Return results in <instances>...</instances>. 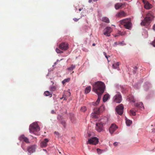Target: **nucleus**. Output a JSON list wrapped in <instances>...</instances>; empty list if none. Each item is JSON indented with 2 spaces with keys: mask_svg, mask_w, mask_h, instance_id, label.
Listing matches in <instances>:
<instances>
[{
  "mask_svg": "<svg viewBox=\"0 0 155 155\" xmlns=\"http://www.w3.org/2000/svg\"><path fill=\"white\" fill-rule=\"evenodd\" d=\"M105 85L104 82L98 81L93 85V91L98 95V97L101 96L104 92Z\"/></svg>",
  "mask_w": 155,
  "mask_h": 155,
  "instance_id": "obj_1",
  "label": "nucleus"
},
{
  "mask_svg": "<svg viewBox=\"0 0 155 155\" xmlns=\"http://www.w3.org/2000/svg\"><path fill=\"white\" fill-rule=\"evenodd\" d=\"M154 17L153 12H149L147 14L146 17L142 21L141 23V25L144 26L148 25Z\"/></svg>",
  "mask_w": 155,
  "mask_h": 155,
  "instance_id": "obj_2",
  "label": "nucleus"
},
{
  "mask_svg": "<svg viewBox=\"0 0 155 155\" xmlns=\"http://www.w3.org/2000/svg\"><path fill=\"white\" fill-rule=\"evenodd\" d=\"M120 24L127 29L130 30L132 27L130 18H125L120 21Z\"/></svg>",
  "mask_w": 155,
  "mask_h": 155,
  "instance_id": "obj_3",
  "label": "nucleus"
},
{
  "mask_svg": "<svg viewBox=\"0 0 155 155\" xmlns=\"http://www.w3.org/2000/svg\"><path fill=\"white\" fill-rule=\"evenodd\" d=\"M29 130L30 133H34L35 132L39 131L40 128L37 123L34 122L30 125Z\"/></svg>",
  "mask_w": 155,
  "mask_h": 155,
  "instance_id": "obj_4",
  "label": "nucleus"
},
{
  "mask_svg": "<svg viewBox=\"0 0 155 155\" xmlns=\"http://www.w3.org/2000/svg\"><path fill=\"white\" fill-rule=\"evenodd\" d=\"M109 118L110 116L108 115H107L105 116H103L100 119L98 122L105 126L108 124Z\"/></svg>",
  "mask_w": 155,
  "mask_h": 155,
  "instance_id": "obj_5",
  "label": "nucleus"
},
{
  "mask_svg": "<svg viewBox=\"0 0 155 155\" xmlns=\"http://www.w3.org/2000/svg\"><path fill=\"white\" fill-rule=\"evenodd\" d=\"M104 126L98 122L96 124L95 130L98 132H103L105 130Z\"/></svg>",
  "mask_w": 155,
  "mask_h": 155,
  "instance_id": "obj_6",
  "label": "nucleus"
},
{
  "mask_svg": "<svg viewBox=\"0 0 155 155\" xmlns=\"http://www.w3.org/2000/svg\"><path fill=\"white\" fill-rule=\"evenodd\" d=\"M124 108L123 105L122 104H120L116 107L115 110L118 114L121 115L123 113Z\"/></svg>",
  "mask_w": 155,
  "mask_h": 155,
  "instance_id": "obj_7",
  "label": "nucleus"
},
{
  "mask_svg": "<svg viewBox=\"0 0 155 155\" xmlns=\"http://www.w3.org/2000/svg\"><path fill=\"white\" fill-rule=\"evenodd\" d=\"M98 139L96 137H94L89 139L88 141L87 142V143L96 145L98 143Z\"/></svg>",
  "mask_w": 155,
  "mask_h": 155,
  "instance_id": "obj_8",
  "label": "nucleus"
},
{
  "mask_svg": "<svg viewBox=\"0 0 155 155\" xmlns=\"http://www.w3.org/2000/svg\"><path fill=\"white\" fill-rule=\"evenodd\" d=\"M59 48L62 50H66L68 48V44L67 43L63 42L59 45Z\"/></svg>",
  "mask_w": 155,
  "mask_h": 155,
  "instance_id": "obj_9",
  "label": "nucleus"
},
{
  "mask_svg": "<svg viewBox=\"0 0 155 155\" xmlns=\"http://www.w3.org/2000/svg\"><path fill=\"white\" fill-rule=\"evenodd\" d=\"M112 29L110 27H107L104 30V34L107 36H110V33L112 32Z\"/></svg>",
  "mask_w": 155,
  "mask_h": 155,
  "instance_id": "obj_10",
  "label": "nucleus"
},
{
  "mask_svg": "<svg viewBox=\"0 0 155 155\" xmlns=\"http://www.w3.org/2000/svg\"><path fill=\"white\" fill-rule=\"evenodd\" d=\"M36 147V146L35 145H33L28 147L27 150L30 153L29 154H28L29 155H30L31 153L35 152Z\"/></svg>",
  "mask_w": 155,
  "mask_h": 155,
  "instance_id": "obj_11",
  "label": "nucleus"
},
{
  "mask_svg": "<svg viewBox=\"0 0 155 155\" xmlns=\"http://www.w3.org/2000/svg\"><path fill=\"white\" fill-rule=\"evenodd\" d=\"M118 128L117 126L114 124H112L109 128V131L111 134H112Z\"/></svg>",
  "mask_w": 155,
  "mask_h": 155,
  "instance_id": "obj_12",
  "label": "nucleus"
},
{
  "mask_svg": "<svg viewBox=\"0 0 155 155\" xmlns=\"http://www.w3.org/2000/svg\"><path fill=\"white\" fill-rule=\"evenodd\" d=\"M19 140L21 141L25 142L27 143H29L28 139L27 137L25 136L24 135L22 134L18 138Z\"/></svg>",
  "mask_w": 155,
  "mask_h": 155,
  "instance_id": "obj_13",
  "label": "nucleus"
},
{
  "mask_svg": "<svg viewBox=\"0 0 155 155\" xmlns=\"http://www.w3.org/2000/svg\"><path fill=\"white\" fill-rule=\"evenodd\" d=\"M49 140L47 138L45 139L44 140L42 141L41 143V145L42 147H45L47 145V143Z\"/></svg>",
  "mask_w": 155,
  "mask_h": 155,
  "instance_id": "obj_14",
  "label": "nucleus"
},
{
  "mask_svg": "<svg viewBox=\"0 0 155 155\" xmlns=\"http://www.w3.org/2000/svg\"><path fill=\"white\" fill-rule=\"evenodd\" d=\"M135 105L136 107L141 109V110L144 109L143 104L142 102H139L136 103L135 104Z\"/></svg>",
  "mask_w": 155,
  "mask_h": 155,
  "instance_id": "obj_15",
  "label": "nucleus"
},
{
  "mask_svg": "<svg viewBox=\"0 0 155 155\" xmlns=\"http://www.w3.org/2000/svg\"><path fill=\"white\" fill-rule=\"evenodd\" d=\"M97 110L96 111L97 114H101L102 113L105 109L104 107L102 105L100 106L99 108L96 109Z\"/></svg>",
  "mask_w": 155,
  "mask_h": 155,
  "instance_id": "obj_16",
  "label": "nucleus"
},
{
  "mask_svg": "<svg viewBox=\"0 0 155 155\" xmlns=\"http://www.w3.org/2000/svg\"><path fill=\"white\" fill-rule=\"evenodd\" d=\"M143 3L144 4V8L146 9H149L151 8L152 7V5L148 2L146 1Z\"/></svg>",
  "mask_w": 155,
  "mask_h": 155,
  "instance_id": "obj_17",
  "label": "nucleus"
},
{
  "mask_svg": "<svg viewBox=\"0 0 155 155\" xmlns=\"http://www.w3.org/2000/svg\"><path fill=\"white\" fill-rule=\"evenodd\" d=\"M97 110L96 109L94 110V112H92L91 114V117L93 118H98V115L100 114H97L96 111Z\"/></svg>",
  "mask_w": 155,
  "mask_h": 155,
  "instance_id": "obj_18",
  "label": "nucleus"
},
{
  "mask_svg": "<svg viewBox=\"0 0 155 155\" xmlns=\"http://www.w3.org/2000/svg\"><path fill=\"white\" fill-rule=\"evenodd\" d=\"M114 101L117 103H120L122 101V97H115L113 99Z\"/></svg>",
  "mask_w": 155,
  "mask_h": 155,
  "instance_id": "obj_19",
  "label": "nucleus"
},
{
  "mask_svg": "<svg viewBox=\"0 0 155 155\" xmlns=\"http://www.w3.org/2000/svg\"><path fill=\"white\" fill-rule=\"evenodd\" d=\"M117 15L119 17H124L126 15V13L124 11H122L118 13Z\"/></svg>",
  "mask_w": 155,
  "mask_h": 155,
  "instance_id": "obj_20",
  "label": "nucleus"
},
{
  "mask_svg": "<svg viewBox=\"0 0 155 155\" xmlns=\"http://www.w3.org/2000/svg\"><path fill=\"white\" fill-rule=\"evenodd\" d=\"M126 123L127 126H130L132 123V121L128 119L127 117H125Z\"/></svg>",
  "mask_w": 155,
  "mask_h": 155,
  "instance_id": "obj_21",
  "label": "nucleus"
},
{
  "mask_svg": "<svg viewBox=\"0 0 155 155\" xmlns=\"http://www.w3.org/2000/svg\"><path fill=\"white\" fill-rule=\"evenodd\" d=\"M91 86H88L86 87L85 89L84 92L85 94H87L91 91Z\"/></svg>",
  "mask_w": 155,
  "mask_h": 155,
  "instance_id": "obj_22",
  "label": "nucleus"
},
{
  "mask_svg": "<svg viewBox=\"0 0 155 155\" xmlns=\"http://www.w3.org/2000/svg\"><path fill=\"white\" fill-rule=\"evenodd\" d=\"M127 100L131 103H134L135 101L134 97H128L127 99Z\"/></svg>",
  "mask_w": 155,
  "mask_h": 155,
  "instance_id": "obj_23",
  "label": "nucleus"
},
{
  "mask_svg": "<svg viewBox=\"0 0 155 155\" xmlns=\"http://www.w3.org/2000/svg\"><path fill=\"white\" fill-rule=\"evenodd\" d=\"M101 97H98L97 101L95 102H93L92 104L94 106H97L99 104Z\"/></svg>",
  "mask_w": 155,
  "mask_h": 155,
  "instance_id": "obj_24",
  "label": "nucleus"
},
{
  "mask_svg": "<svg viewBox=\"0 0 155 155\" xmlns=\"http://www.w3.org/2000/svg\"><path fill=\"white\" fill-rule=\"evenodd\" d=\"M123 4L121 3H117L115 4V8L116 9H118L121 7L123 5Z\"/></svg>",
  "mask_w": 155,
  "mask_h": 155,
  "instance_id": "obj_25",
  "label": "nucleus"
},
{
  "mask_svg": "<svg viewBox=\"0 0 155 155\" xmlns=\"http://www.w3.org/2000/svg\"><path fill=\"white\" fill-rule=\"evenodd\" d=\"M102 21L104 22L109 23L110 22V21L108 18L106 17H104L102 18Z\"/></svg>",
  "mask_w": 155,
  "mask_h": 155,
  "instance_id": "obj_26",
  "label": "nucleus"
},
{
  "mask_svg": "<svg viewBox=\"0 0 155 155\" xmlns=\"http://www.w3.org/2000/svg\"><path fill=\"white\" fill-rule=\"evenodd\" d=\"M119 62H117L113 65V68L115 69H117L119 68Z\"/></svg>",
  "mask_w": 155,
  "mask_h": 155,
  "instance_id": "obj_27",
  "label": "nucleus"
},
{
  "mask_svg": "<svg viewBox=\"0 0 155 155\" xmlns=\"http://www.w3.org/2000/svg\"><path fill=\"white\" fill-rule=\"evenodd\" d=\"M44 94V95L46 96H50V97H51L52 96L51 93H50V92L48 91H45V92Z\"/></svg>",
  "mask_w": 155,
  "mask_h": 155,
  "instance_id": "obj_28",
  "label": "nucleus"
},
{
  "mask_svg": "<svg viewBox=\"0 0 155 155\" xmlns=\"http://www.w3.org/2000/svg\"><path fill=\"white\" fill-rule=\"evenodd\" d=\"M75 67L74 65H71V66L68 68V70L70 71H72L75 68Z\"/></svg>",
  "mask_w": 155,
  "mask_h": 155,
  "instance_id": "obj_29",
  "label": "nucleus"
},
{
  "mask_svg": "<svg viewBox=\"0 0 155 155\" xmlns=\"http://www.w3.org/2000/svg\"><path fill=\"white\" fill-rule=\"evenodd\" d=\"M70 80V79L69 78L65 79L62 81V83L64 84L66 82H69Z\"/></svg>",
  "mask_w": 155,
  "mask_h": 155,
  "instance_id": "obj_30",
  "label": "nucleus"
},
{
  "mask_svg": "<svg viewBox=\"0 0 155 155\" xmlns=\"http://www.w3.org/2000/svg\"><path fill=\"white\" fill-rule=\"evenodd\" d=\"M57 87V86H52L50 88V90L51 91H54L56 90Z\"/></svg>",
  "mask_w": 155,
  "mask_h": 155,
  "instance_id": "obj_31",
  "label": "nucleus"
},
{
  "mask_svg": "<svg viewBox=\"0 0 155 155\" xmlns=\"http://www.w3.org/2000/svg\"><path fill=\"white\" fill-rule=\"evenodd\" d=\"M104 151V150H101L99 148H97V151L98 154H101Z\"/></svg>",
  "mask_w": 155,
  "mask_h": 155,
  "instance_id": "obj_32",
  "label": "nucleus"
},
{
  "mask_svg": "<svg viewBox=\"0 0 155 155\" xmlns=\"http://www.w3.org/2000/svg\"><path fill=\"white\" fill-rule=\"evenodd\" d=\"M61 124L65 128L66 127V122L65 120H62L61 121Z\"/></svg>",
  "mask_w": 155,
  "mask_h": 155,
  "instance_id": "obj_33",
  "label": "nucleus"
},
{
  "mask_svg": "<svg viewBox=\"0 0 155 155\" xmlns=\"http://www.w3.org/2000/svg\"><path fill=\"white\" fill-rule=\"evenodd\" d=\"M125 33L124 32H121L120 31H118L117 33V34H118L119 35L123 36L125 35Z\"/></svg>",
  "mask_w": 155,
  "mask_h": 155,
  "instance_id": "obj_34",
  "label": "nucleus"
},
{
  "mask_svg": "<svg viewBox=\"0 0 155 155\" xmlns=\"http://www.w3.org/2000/svg\"><path fill=\"white\" fill-rule=\"evenodd\" d=\"M130 114L133 116L136 115V112L133 110H130Z\"/></svg>",
  "mask_w": 155,
  "mask_h": 155,
  "instance_id": "obj_35",
  "label": "nucleus"
},
{
  "mask_svg": "<svg viewBox=\"0 0 155 155\" xmlns=\"http://www.w3.org/2000/svg\"><path fill=\"white\" fill-rule=\"evenodd\" d=\"M86 110V108L85 106H83L81 108V110L83 112H84Z\"/></svg>",
  "mask_w": 155,
  "mask_h": 155,
  "instance_id": "obj_36",
  "label": "nucleus"
},
{
  "mask_svg": "<svg viewBox=\"0 0 155 155\" xmlns=\"http://www.w3.org/2000/svg\"><path fill=\"white\" fill-rule=\"evenodd\" d=\"M56 52L58 53H61L63 52L62 51L60 50L59 49L57 48L56 49Z\"/></svg>",
  "mask_w": 155,
  "mask_h": 155,
  "instance_id": "obj_37",
  "label": "nucleus"
},
{
  "mask_svg": "<svg viewBox=\"0 0 155 155\" xmlns=\"http://www.w3.org/2000/svg\"><path fill=\"white\" fill-rule=\"evenodd\" d=\"M110 97H103V101L104 102H106Z\"/></svg>",
  "mask_w": 155,
  "mask_h": 155,
  "instance_id": "obj_38",
  "label": "nucleus"
},
{
  "mask_svg": "<svg viewBox=\"0 0 155 155\" xmlns=\"http://www.w3.org/2000/svg\"><path fill=\"white\" fill-rule=\"evenodd\" d=\"M103 54H104V55L105 56V57L107 59L108 61L109 62V61L108 60V57H110V56H107V54L105 52H104Z\"/></svg>",
  "mask_w": 155,
  "mask_h": 155,
  "instance_id": "obj_39",
  "label": "nucleus"
},
{
  "mask_svg": "<svg viewBox=\"0 0 155 155\" xmlns=\"http://www.w3.org/2000/svg\"><path fill=\"white\" fill-rule=\"evenodd\" d=\"M57 119L59 120H62V116L61 115H58L57 117Z\"/></svg>",
  "mask_w": 155,
  "mask_h": 155,
  "instance_id": "obj_40",
  "label": "nucleus"
},
{
  "mask_svg": "<svg viewBox=\"0 0 155 155\" xmlns=\"http://www.w3.org/2000/svg\"><path fill=\"white\" fill-rule=\"evenodd\" d=\"M115 97H121V96L120 93H117L115 96Z\"/></svg>",
  "mask_w": 155,
  "mask_h": 155,
  "instance_id": "obj_41",
  "label": "nucleus"
},
{
  "mask_svg": "<svg viewBox=\"0 0 155 155\" xmlns=\"http://www.w3.org/2000/svg\"><path fill=\"white\" fill-rule=\"evenodd\" d=\"M65 93H66V94H68V95H66V96H70L71 93H70V92L67 91L65 92Z\"/></svg>",
  "mask_w": 155,
  "mask_h": 155,
  "instance_id": "obj_42",
  "label": "nucleus"
},
{
  "mask_svg": "<svg viewBox=\"0 0 155 155\" xmlns=\"http://www.w3.org/2000/svg\"><path fill=\"white\" fill-rule=\"evenodd\" d=\"M54 134H56V135H57L58 136V137L59 136V133L58 132H56V131H55L54 132Z\"/></svg>",
  "mask_w": 155,
  "mask_h": 155,
  "instance_id": "obj_43",
  "label": "nucleus"
},
{
  "mask_svg": "<svg viewBox=\"0 0 155 155\" xmlns=\"http://www.w3.org/2000/svg\"><path fill=\"white\" fill-rule=\"evenodd\" d=\"M118 144V143L117 142H115L113 143V145L114 146H116Z\"/></svg>",
  "mask_w": 155,
  "mask_h": 155,
  "instance_id": "obj_44",
  "label": "nucleus"
},
{
  "mask_svg": "<svg viewBox=\"0 0 155 155\" xmlns=\"http://www.w3.org/2000/svg\"><path fill=\"white\" fill-rule=\"evenodd\" d=\"M80 18L77 19L76 18H73V20L75 21H77Z\"/></svg>",
  "mask_w": 155,
  "mask_h": 155,
  "instance_id": "obj_45",
  "label": "nucleus"
},
{
  "mask_svg": "<svg viewBox=\"0 0 155 155\" xmlns=\"http://www.w3.org/2000/svg\"><path fill=\"white\" fill-rule=\"evenodd\" d=\"M109 96H110L108 94H106L104 95L103 97H109Z\"/></svg>",
  "mask_w": 155,
  "mask_h": 155,
  "instance_id": "obj_46",
  "label": "nucleus"
},
{
  "mask_svg": "<svg viewBox=\"0 0 155 155\" xmlns=\"http://www.w3.org/2000/svg\"><path fill=\"white\" fill-rule=\"evenodd\" d=\"M153 46L154 47H155V40L153 42Z\"/></svg>",
  "mask_w": 155,
  "mask_h": 155,
  "instance_id": "obj_47",
  "label": "nucleus"
},
{
  "mask_svg": "<svg viewBox=\"0 0 155 155\" xmlns=\"http://www.w3.org/2000/svg\"><path fill=\"white\" fill-rule=\"evenodd\" d=\"M60 99L61 100L62 99H63V98H64V100H66V98L67 97H60Z\"/></svg>",
  "mask_w": 155,
  "mask_h": 155,
  "instance_id": "obj_48",
  "label": "nucleus"
},
{
  "mask_svg": "<svg viewBox=\"0 0 155 155\" xmlns=\"http://www.w3.org/2000/svg\"><path fill=\"white\" fill-rule=\"evenodd\" d=\"M119 36V35L118 34H117V33L116 35H115L114 37H116L118 36Z\"/></svg>",
  "mask_w": 155,
  "mask_h": 155,
  "instance_id": "obj_49",
  "label": "nucleus"
},
{
  "mask_svg": "<svg viewBox=\"0 0 155 155\" xmlns=\"http://www.w3.org/2000/svg\"><path fill=\"white\" fill-rule=\"evenodd\" d=\"M153 29L154 30H155V24L153 26Z\"/></svg>",
  "mask_w": 155,
  "mask_h": 155,
  "instance_id": "obj_50",
  "label": "nucleus"
},
{
  "mask_svg": "<svg viewBox=\"0 0 155 155\" xmlns=\"http://www.w3.org/2000/svg\"><path fill=\"white\" fill-rule=\"evenodd\" d=\"M51 113L52 114H54V110H52L51 111Z\"/></svg>",
  "mask_w": 155,
  "mask_h": 155,
  "instance_id": "obj_51",
  "label": "nucleus"
},
{
  "mask_svg": "<svg viewBox=\"0 0 155 155\" xmlns=\"http://www.w3.org/2000/svg\"><path fill=\"white\" fill-rule=\"evenodd\" d=\"M88 137H91V134H90V133H88Z\"/></svg>",
  "mask_w": 155,
  "mask_h": 155,
  "instance_id": "obj_52",
  "label": "nucleus"
},
{
  "mask_svg": "<svg viewBox=\"0 0 155 155\" xmlns=\"http://www.w3.org/2000/svg\"><path fill=\"white\" fill-rule=\"evenodd\" d=\"M92 0H89L88 2L89 3H91L92 2Z\"/></svg>",
  "mask_w": 155,
  "mask_h": 155,
  "instance_id": "obj_53",
  "label": "nucleus"
},
{
  "mask_svg": "<svg viewBox=\"0 0 155 155\" xmlns=\"http://www.w3.org/2000/svg\"><path fill=\"white\" fill-rule=\"evenodd\" d=\"M142 1H143V2H144L146 1V0H142Z\"/></svg>",
  "mask_w": 155,
  "mask_h": 155,
  "instance_id": "obj_54",
  "label": "nucleus"
},
{
  "mask_svg": "<svg viewBox=\"0 0 155 155\" xmlns=\"http://www.w3.org/2000/svg\"><path fill=\"white\" fill-rule=\"evenodd\" d=\"M82 9L81 8H80L79 9V11H81V10Z\"/></svg>",
  "mask_w": 155,
  "mask_h": 155,
  "instance_id": "obj_55",
  "label": "nucleus"
},
{
  "mask_svg": "<svg viewBox=\"0 0 155 155\" xmlns=\"http://www.w3.org/2000/svg\"><path fill=\"white\" fill-rule=\"evenodd\" d=\"M95 44H94V43H93V44H92V45H93V46H95Z\"/></svg>",
  "mask_w": 155,
  "mask_h": 155,
  "instance_id": "obj_56",
  "label": "nucleus"
},
{
  "mask_svg": "<svg viewBox=\"0 0 155 155\" xmlns=\"http://www.w3.org/2000/svg\"><path fill=\"white\" fill-rule=\"evenodd\" d=\"M21 147H22V149H23L24 150H25V149L24 148H23V147H22V145H21Z\"/></svg>",
  "mask_w": 155,
  "mask_h": 155,
  "instance_id": "obj_57",
  "label": "nucleus"
},
{
  "mask_svg": "<svg viewBox=\"0 0 155 155\" xmlns=\"http://www.w3.org/2000/svg\"><path fill=\"white\" fill-rule=\"evenodd\" d=\"M93 0L94 2H95V1H97L98 0Z\"/></svg>",
  "mask_w": 155,
  "mask_h": 155,
  "instance_id": "obj_58",
  "label": "nucleus"
},
{
  "mask_svg": "<svg viewBox=\"0 0 155 155\" xmlns=\"http://www.w3.org/2000/svg\"><path fill=\"white\" fill-rule=\"evenodd\" d=\"M71 120L72 122H73V121H72V119H71Z\"/></svg>",
  "mask_w": 155,
  "mask_h": 155,
  "instance_id": "obj_59",
  "label": "nucleus"
},
{
  "mask_svg": "<svg viewBox=\"0 0 155 155\" xmlns=\"http://www.w3.org/2000/svg\"><path fill=\"white\" fill-rule=\"evenodd\" d=\"M44 150V151H46V150Z\"/></svg>",
  "mask_w": 155,
  "mask_h": 155,
  "instance_id": "obj_60",
  "label": "nucleus"
}]
</instances>
